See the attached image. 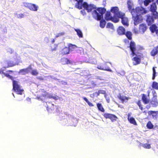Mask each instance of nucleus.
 Here are the masks:
<instances>
[{
    "mask_svg": "<svg viewBox=\"0 0 158 158\" xmlns=\"http://www.w3.org/2000/svg\"><path fill=\"white\" fill-rule=\"evenodd\" d=\"M87 12H89L93 9L94 10L92 13L93 17L98 21L100 20L103 17V15L106 11V9L104 7H98L97 8L93 4H88L86 2H84V8Z\"/></svg>",
    "mask_w": 158,
    "mask_h": 158,
    "instance_id": "1",
    "label": "nucleus"
},
{
    "mask_svg": "<svg viewBox=\"0 0 158 158\" xmlns=\"http://www.w3.org/2000/svg\"><path fill=\"white\" fill-rule=\"evenodd\" d=\"M19 81H13V89L18 94L22 95L24 91L23 89L21 88V86L19 84Z\"/></svg>",
    "mask_w": 158,
    "mask_h": 158,
    "instance_id": "2",
    "label": "nucleus"
},
{
    "mask_svg": "<svg viewBox=\"0 0 158 158\" xmlns=\"http://www.w3.org/2000/svg\"><path fill=\"white\" fill-rule=\"evenodd\" d=\"M153 97L150 102V104L152 107H156L158 106V101L157 99V94L155 91L152 92Z\"/></svg>",
    "mask_w": 158,
    "mask_h": 158,
    "instance_id": "3",
    "label": "nucleus"
},
{
    "mask_svg": "<svg viewBox=\"0 0 158 158\" xmlns=\"http://www.w3.org/2000/svg\"><path fill=\"white\" fill-rule=\"evenodd\" d=\"M147 11L142 7H137L135 9V14L134 15H143L147 13Z\"/></svg>",
    "mask_w": 158,
    "mask_h": 158,
    "instance_id": "4",
    "label": "nucleus"
},
{
    "mask_svg": "<svg viewBox=\"0 0 158 158\" xmlns=\"http://www.w3.org/2000/svg\"><path fill=\"white\" fill-rule=\"evenodd\" d=\"M132 16L135 25H136L142 22L143 19L141 16L137 14Z\"/></svg>",
    "mask_w": 158,
    "mask_h": 158,
    "instance_id": "5",
    "label": "nucleus"
},
{
    "mask_svg": "<svg viewBox=\"0 0 158 158\" xmlns=\"http://www.w3.org/2000/svg\"><path fill=\"white\" fill-rule=\"evenodd\" d=\"M103 116L106 119H110L112 122H115L118 119L117 117L115 115L106 113L103 114Z\"/></svg>",
    "mask_w": 158,
    "mask_h": 158,
    "instance_id": "6",
    "label": "nucleus"
},
{
    "mask_svg": "<svg viewBox=\"0 0 158 158\" xmlns=\"http://www.w3.org/2000/svg\"><path fill=\"white\" fill-rule=\"evenodd\" d=\"M130 50L131 52V55L132 56L136 55L135 51H136V47L135 43L134 41H131L129 46Z\"/></svg>",
    "mask_w": 158,
    "mask_h": 158,
    "instance_id": "7",
    "label": "nucleus"
},
{
    "mask_svg": "<svg viewBox=\"0 0 158 158\" xmlns=\"http://www.w3.org/2000/svg\"><path fill=\"white\" fill-rule=\"evenodd\" d=\"M118 18L121 19V22L123 25L127 26L129 25L128 19L125 16L124 13H123Z\"/></svg>",
    "mask_w": 158,
    "mask_h": 158,
    "instance_id": "8",
    "label": "nucleus"
},
{
    "mask_svg": "<svg viewBox=\"0 0 158 158\" xmlns=\"http://www.w3.org/2000/svg\"><path fill=\"white\" fill-rule=\"evenodd\" d=\"M146 21L148 26H149L153 24L154 22L155 19L151 15H147L146 16Z\"/></svg>",
    "mask_w": 158,
    "mask_h": 158,
    "instance_id": "9",
    "label": "nucleus"
},
{
    "mask_svg": "<svg viewBox=\"0 0 158 158\" xmlns=\"http://www.w3.org/2000/svg\"><path fill=\"white\" fill-rule=\"evenodd\" d=\"M110 11L114 14V16H116L118 17L123 13L119 11L118 7L116 6L112 7Z\"/></svg>",
    "mask_w": 158,
    "mask_h": 158,
    "instance_id": "10",
    "label": "nucleus"
},
{
    "mask_svg": "<svg viewBox=\"0 0 158 158\" xmlns=\"http://www.w3.org/2000/svg\"><path fill=\"white\" fill-rule=\"evenodd\" d=\"M127 7L128 10L131 13L132 15H134L135 14V9L133 8V5L132 3L130 1H127Z\"/></svg>",
    "mask_w": 158,
    "mask_h": 158,
    "instance_id": "11",
    "label": "nucleus"
},
{
    "mask_svg": "<svg viewBox=\"0 0 158 158\" xmlns=\"http://www.w3.org/2000/svg\"><path fill=\"white\" fill-rule=\"evenodd\" d=\"M118 98L120 100L122 103H126L127 102L130 98L125 96L122 95L120 94H119L117 96Z\"/></svg>",
    "mask_w": 158,
    "mask_h": 158,
    "instance_id": "12",
    "label": "nucleus"
},
{
    "mask_svg": "<svg viewBox=\"0 0 158 158\" xmlns=\"http://www.w3.org/2000/svg\"><path fill=\"white\" fill-rule=\"evenodd\" d=\"M26 5L31 10L36 11L38 10V6L35 4L27 3Z\"/></svg>",
    "mask_w": 158,
    "mask_h": 158,
    "instance_id": "13",
    "label": "nucleus"
},
{
    "mask_svg": "<svg viewBox=\"0 0 158 158\" xmlns=\"http://www.w3.org/2000/svg\"><path fill=\"white\" fill-rule=\"evenodd\" d=\"M106 63H104L101 65H98L97 67V68L99 69L111 72L112 70L110 67L106 66Z\"/></svg>",
    "mask_w": 158,
    "mask_h": 158,
    "instance_id": "14",
    "label": "nucleus"
},
{
    "mask_svg": "<svg viewBox=\"0 0 158 158\" xmlns=\"http://www.w3.org/2000/svg\"><path fill=\"white\" fill-rule=\"evenodd\" d=\"M76 1H77L75 5L76 8L80 10L82 9V8H84V2H83V0H78Z\"/></svg>",
    "mask_w": 158,
    "mask_h": 158,
    "instance_id": "15",
    "label": "nucleus"
},
{
    "mask_svg": "<svg viewBox=\"0 0 158 158\" xmlns=\"http://www.w3.org/2000/svg\"><path fill=\"white\" fill-rule=\"evenodd\" d=\"M31 69V65H30L26 68L20 69L19 70V73H20L22 75H25L28 73L30 69Z\"/></svg>",
    "mask_w": 158,
    "mask_h": 158,
    "instance_id": "16",
    "label": "nucleus"
},
{
    "mask_svg": "<svg viewBox=\"0 0 158 158\" xmlns=\"http://www.w3.org/2000/svg\"><path fill=\"white\" fill-rule=\"evenodd\" d=\"M117 32L119 35H122L125 34L126 30L123 26H120L117 29Z\"/></svg>",
    "mask_w": 158,
    "mask_h": 158,
    "instance_id": "17",
    "label": "nucleus"
},
{
    "mask_svg": "<svg viewBox=\"0 0 158 158\" xmlns=\"http://www.w3.org/2000/svg\"><path fill=\"white\" fill-rule=\"evenodd\" d=\"M148 27L145 23H142L139 25V31L144 33L147 30Z\"/></svg>",
    "mask_w": 158,
    "mask_h": 158,
    "instance_id": "18",
    "label": "nucleus"
},
{
    "mask_svg": "<svg viewBox=\"0 0 158 158\" xmlns=\"http://www.w3.org/2000/svg\"><path fill=\"white\" fill-rule=\"evenodd\" d=\"M142 100L145 104H146L149 102L150 100L148 98L147 96L144 94H142Z\"/></svg>",
    "mask_w": 158,
    "mask_h": 158,
    "instance_id": "19",
    "label": "nucleus"
},
{
    "mask_svg": "<svg viewBox=\"0 0 158 158\" xmlns=\"http://www.w3.org/2000/svg\"><path fill=\"white\" fill-rule=\"evenodd\" d=\"M127 119L129 122L131 124H132L134 125H137L135 119V118L132 117H130V114H128L127 115Z\"/></svg>",
    "mask_w": 158,
    "mask_h": 158,
    "instance_id": "20",
    "label": "nucleus"
},
{
    "mask_svg": "<svg viewBox=\"0 0 158 158\" xmlns=\"http://www.w3.org/2000/svg\"><path fill=\"white\" fill-rule=\"evenodd\" d=\"M158 53V45L154 47L150 52L151 56H154Z\"/></svg>",
    "mask_w": 158,
    "mask_h": 158,
    "instance_id": "21",
    "label": "nucleus"
},
{
    "mask_svg": "<svg viewBox=\"0 0 158 158\" xmlns=\"http://www.w3.org/2000/svg\"><path fill=\"white\" fill-rule=\"evenodd\" d=\"M157 28L158 27L157 25L155 24H153L150 25V27H149L150 31L152 33H154L156 31Z\"/></svg>",
    "mask_w": 158,
    "mask_h": 158,
    "instance_id": "22",
    "label": "nucleus"
},
{
    "mask_svg": "<svg viewBox=\"0 0 158 158\" xmlns=\"http://www.w3.org/2000/svg\"><path fill=\"white\" fill-rule=\"evenodd\" d=\"M61 62L63 64H68L71 63L69 60L67 58L63 57L61 59Z\"/></svg>",
    "mask_w": 158,
    "mask_h": 158,
    "instance_id": "23",
    "label": "nucleus"
},
{
    "mask_svg": "<svg viewBox=\"0 0 158 158\" xmlns=\"http://www.w3.org/2000/svg\"><path fill=\"white\" fill-rule=\"evenodd\" d=\"M132 60L135 62H133V64L134 65H136L139 64L141 62V59L140 58H139L137 56L134 57Z\"/></svg>",
    "mask_w": 158,
    "mask_h": 158,
    "instance_id": "24",
    "label": "nucleus"
},
{
    "mask_svg": "<svg viewBox=\"0 0 158 158\" xmlns=\"http://www.w3.org/2000/svg\"><path fill=\"white\" fill-rule=\"evenodd\" d=\"M69 52V47H65L62 49L61 52V54L63 55L68 54Z\"/></svg>",
    "mask_w": 158,
    "mask_h": 158,
    "instance_id": "25",
    "label": "nucleus"
},
{
    "mask_svg": "<svg viewBox=\"0 0 158 158\" xmlns=\"http://www.w3.org/2000/svg\"><path fill=\"white\" fill-rule=\"evenodd\" d=\"M112 17L111 15L110 12L107 11L105 14V18L106 20L108 21L110 20Z\"/></svg>",
    "mask_w": 158,
    "mask_h": 158,
    "instance_id": "26",
    "label": "nucleus"
},
{
    "mask_svg": "<svg viewBox=\"0 0 158 158\" xmlns=\"http://www.w3.org/2000/svg\"><path fill=\"white\" fill-rule=\"evenodd\" d=\"M157 6L155 3H153L150 6V10L151 12L156 11Z\"/></svg>",
    "mask_w": 158,
    "mask_h": 158,
    "instance_id": "27",
    "label": "nucleus"
},
{
    "mask_svg": "<svg viewBox=\"0 0 158 158\" xmlns=\"http://www.w3.org/2000/svg\"><path fill=\"white\" fill-rule=\"evenodd\" d=\"M128 39L131 40L132 39V34L130 31H127L125 34Z\"/></svg>",
    "mask_w": 158,
    "mask_h": 158,
    "instance_id": "28",
    "label": "nucleus"
},
{
    "mask_svg": "<svg viewBox=\"0 0 158 158\" xmlns=\"http://www.w3.org/2000/svg\"><path fill=\"white\" fill-rule=\"evenodd\" d=\"M97 106L99 111L102 112H104L105 111L101 103H97Z\"/></svg>",
    "mask_w": 158,
    "mask_h": 158,
    "instance_id": "29",
    "label": "nucleus"
},
{
    "mask_svg": "<svg viewBox=\"0 0 158 158\" xmlns=\"http://www.w3.org/2000/svg\"><path fill=\"white\" fill-rule=\"evenodd\" d=\"M58 44H52L50 46L51 50L52 52L56 51L58 48Z\"/></svg>",
    "mask_w": 158,
    "mask_h": 158,
    "instance_id": "30",
    "label": "nucleus"
},
{
    "mask_svg": "<svg viewBox=\"0 0 158 158\" xmlns=\"http://www.w3.org/2000/svg\"><path fill=\"white\" fill-rule=\"evenodd\" d=\"M146 127L148 129H152L153 128L154 125L150 121H148L146 124Z\"/></svg>",
    "mask_w": 158,
    "mask_h": 158,
    "instance_id": "31",
    "label": "nucleus"
},
{
    "mask_svg": "<svg viewBox=\"0 0 158 158\" xmlns=\"http://www.w3.org/2000/svg\"><path fill=\"white\" fill-rule=\"evenodd\" d=\"M75 31L77 32V34L80 38L83 37V34L81 31L79 29H75Z\"/></svg>",
    "mask_w": 158,
    "mask_h": 158,
    "instance_id": "32",
    "label": "nucleus"
},
{
    "mask_svg": "<svg viewBox=\"0 0 158 158\" xmlns=\"http://www.w3.org/2000/svg\"><path fill=\"white\" fill-rule=\"evenodd\" d=\"M152 86L153 89L158 90V83L156 81H153Z\"/></svg>",
    "mask_w": 158,
    "mask_h": 158,
    "instance_id": "33",
    "label": "nucleus"
},
{
    "mask_svg": "<svg viewBox=\"0 0 158 158\" xmlns=\"http://www.w3.org/2000/svg\"><path fill=\"white\" fill-rule=\"evenodd\" d=\"M116 16L114 15V16L112 17L110 20L115 23L118 22L119 21V18Z\"/></svg>",
    "mask_w": 158,
    "mask_h": 158,
    "instance_id": "34",
    "label": "nucleus"
},
{
    "mask_svg": "<svg viewBox=\"0 0 158 158\" xmlns=\"http://www.w3.org/2000/svg\"><path fill=\"white\" fill-rule=\"evenodd\" d=\"M152 15L155 19H158V13L156 11L151 12Z\"/></svg>",
    "mask_w": 158,
    "mask_h": 158,
    "instance_id": "35",
    "label": "nucleus"
},
{
    "mask_svg": "<svg viewBox=\"0 0 158 158\" xmlns=\"http://www.w3.org/2000/svg\"><path fill=\"white\" fill-rule=\"evenodd\" d=\"M44 94H42L40 96H37L36 97V98L38 99L39 100H43V99L42 98V97H45L47 95V93L45 92H44Z\"/></svg>",
    "mask_w": 158,
    "mask_h": 158,
    "instance_id": "36",
    "label": "nucleus"
},
{
    "mask_svg": "<svg viewBox=\"0 0 158 158\" xmlns=\"http://www.w3.org/2000/svg\"><path fill=\"white\" fill-rule=\"evenodd\" d=\"M106 22L105 20L102 19L100 21V26L102 28H103L105 27Z\"/></svg>",
    "mask_w": 158,
    "mask_h": 158,
    "instance_id": "37",
    "label": "nucleus"
},
{
    "mask_svg": "<svg viewBox=\"0 0 158 158\" xmlns=\"http://www.w3.org/2000/svg\"><path fill=\"white\" fill-rule=\"evenodd\" d=\"M51 106L50 107L48 105L47 107V109L48 111H52L54 110V105L52 104H50Z\"/></svg>",
    "mask_w": 158,
    "mask_h": 158,
    "instance_id": "38",
    "label": "nucleus"
},
{
    "mask_svg": "<svg viewBox=\"0 0 158 158\" xmlns=\"http://www.w3.org/2000/svg\"><path fill=\"white\" fill-rule=\"evenodd\" d=\"M83 99L87 103L88 105L90 107L93 106L94 105L91 102H90L85 97H83Z\"/></svg>",
    "mask_w": 158,
    "mask_h": 158,
    "instance_id": "39",
    "label": "nucleus"
},
{
    "mask_svg": "<svg viewBox=\"0 0 158 158\" xmlns=\"http://www.w3.org/2000/svg\"><path fill=\"white\" fill-rule=\"evenodd\" d=\"M157 112V111L150 110L148 112V115L150 116L151 115H152V117L154 118V117L156 116V115H154V114H156Z\"/></svg>",
    "mask_w": 158,
    "mask_h": 158,
    "instance_id": "40",
    "label": "nucleus"
},
{
    "mask_svg": "<svg viewBox=\"0 0 158 158\" xmlns=\"http://www.w3.org/2000/svg\"><path fill=\"white\" fill-rule=\"evenodd\" d=\"M136 103L138 106L139 107V109L141 110H142L143 109V105L142 104V103L141 102L140 100H138L136 102Z\"/></svg>",
    "mask_w": 158,
    "mask_h": 158,
    "instance_id": "41",
    "label": "nucleus"
},
{
    "mask_svg": "<svg viewBox=\"0 0 158 158\" xmlns=\"http://www.w3.org/2000/svg\"><path fill=\"white\" fill-rule=\"evenodd\" d=\"M142 146L144 148L146 149H150L151 148L150 144L148 143L143 144Z\"/></svg>",
    "mask_w": 158,
    "mask_h": 158,
    "instance_id": "42",
    "label": "nucleus"
},
{
    "mask_svg": "<svg viewBox=\"0 0 158 158\" xmlns=\"http://www.w3.org/2000/svg\"><path fill=\"white\" fill-rule=\"evenodd\" d=\"M154 0H145L143 2L144 5L147 6L149 3L153 1Z\"/></svg>",
    "mask_w": 158,
    "mask_h": 158,
    "instance_id": "43",
    "label": "nucleus"
},
{
    "mask_svg": "<svg viewBox=\"0 0 158 158\" xmlns=\"http://www.w3.org/2000/svg\"><path fill=\"white\" fill-rule=\"evenodd\" d=\"M3 74L5 76L10 79L12 81V83L13 82V81H15L14 80L13 77L12 76L9 75V74L5 73H3Z\"/></svg>",
    "mask_w": 158,
    "mask_h": 158,
    "instance_id": "44",
    "label": "nucleus"
},
{
    "mask_svg": "<svg viewBox=\"0 0 158 158\" xmlns=\"http://www.w3.org/2000/svg\"><path fill=\"white\" fill-rule=\"evenodd\" d=\"M31 74L34 76H36L38 74V72L35 70H32L31 72Z\"/></svg>",
    "mask_w": 158,
    "mask_h": 158,
    "instance_id": "45",
    "label": "nucleus"
},
{
    "mask_svg": "<svg viewBox=\"0 0 158 158\" xmlns=\"http://www.w3.org/2000/svg\"><path fill=\"white\" fill-rule=\"evenodd\" d=\"M113 27V25L110 23H108L106 25V27L107 28H112Z\"/></svg>",
    "mask_w": 158,
    "mask_h": 158,
    "instance_id": "46",
    "label": "nucleus"
},
{
    "mask_svg": "<svg viewBox=\"0 0 158 158\" xmlns=\"http://www.w3.org/2000/svg\"><path fill=\"white\" fill-rule=\"evenodd\" d=\"M8 67H11L14 66V64L11 62H8Z\"/></svg>",
    "mask_w": 158,
    "mask_h": 158,
    "instance_id": "47",
    "label": "nucleus"
},
{
    "mask_svg": "<svg viewBox=\"0 0 158 158\" xmlns=\"http://www.w3.org/2000/svg\"><path fill=\"white\" fill-rule=\"evenodd\" d=\"M24 17V15L23 14H20L17 15V17L19 18H22Z\"/></svg>",
    "mask_w": 158,
    "mask_h": 158,
    "instance_id": "48",
    "label": "nucleus"
},
{
    "mask_svg": "<svg viewBox=\"0 0 158 158\" xmlns=\"http://www.w3.org/2000/svg\"><path fill=\"white\" fill-rule=\"evenodd\" d=\"M99 94H106V91L104 90H100L98 91Z\"/></svg>",
    "mask_w": 158,
    "mask_h": 158,
    "instance_id": "49",
    "label": "nucleus"
},
{
    "mask_svg": "<svg viewBox=\"0 0 158 158\" xmlns=\"http://www.w3.org/2000/svg\"><path fill=\"white\" fill-rule=\"evenodd\" d=\"M64 34V32L60 33H58L57 34V35H56V37H58L59 36H61V35H63Z\"/></svg>",
    "mask_w": 158,
    "mask_h": 158,
    "instance_id": "50",
    "label": "nucleus"
},
{
    "mask_svg": "<svg viewBox=\"0 0 158 158\" xmlns=\"http://www.w3.org/2000/svg\"><path fill=\"white\" fill-rule=\"evenodd\" d=\"M153 74H156V72L154 67L152 68Z\"/></svg>",
    "mask_w": 158,
    "mask_h": 158,
    "instance_id": "51",
    "label": "nucleus"
},
{
    "mask_svg": "<svg viewBox=\"0 0 158 158\" xmlns=\"http://www.w3.org/2000/svg\"><path fill=\"white\" fill-rule=\"evenodd\" d=\"M93 94H96L97 96H99L100 94L98 91L95 92Z\"/></svg>",
    "mask_w": 158,
    "mask_h": 158,
    "instance_id": "52",
    "label": "nucleus"
},
{
    "mask_svg": "<svg viewBox=\"0 0 158 158\" xmlns=\"http://www.w3.org/2000/svg\"><path fill=\"white\" fill-rule=\"evenodd\" d=\"M156 74H153V76L152 77V79L153 80H154V79H155L156 77Z\"/></svg>",
    "mask_w": 158,
    "mask_h": 158,
    "instance_id": "53",
    "label": "nucleus"
},
{
    "mask_svg": "<svg viewBox=\"0 0 158 158\" xmlns=\"http://www.w3.org/2000/svg\"><path fill=\"white\" fill-rule=\"evenodd\" d=\"M151 107V106L150 105H147L146 106V108L147 109H149Z\"/></svg>",
    "mask_w": 158,
    "mask_h": 158,
    "instance_id": "54",
    "label": "nucleus"
},
{
    "mask_svg": "<svg viewBox=\"0 0 158 158\" xmlns=\"http://www.w3.org/2000/svg\"><path fill=\"white\" fill-rule=\"evenodd\" d=\"M106 2L105 0H104L103 2V5L104 6H106Z\"/></svg>",
    "mask_w": 158,
    "mask_h": 158,
    "instance_id": "55",
    "label": "nucleus"
},
{
    "mask_svg": "<svg viewBox=\"0 0 158 158\" xmlns=\"http://www.w3.org/2000/svg\"><path fill=\"white\" fill-rule=\"evenodd\" d=\"M94 61H91V60H90V62H91V63H95V62L96 61V60L95 59H94Z\"/></svg>",
    "mask_w": 158,
    "mask_h": 158,
    "instance_id": "56",
    "label": "nucleus"
},
{
    "mask_svg": "<svg viewBox=\"0 0 158 158\" xmlns=\"http://www.w3.org/2000/svg\"><path fill=\"white\" fill-rule=\"evenodd\" d=\"M50 98H53V99L55 100L56 99V97H54V96H50Z\"/></svg>",
    "mask_w": 158,
    "mask_h": 158,
    "instance_id": "57",
    "label": "nucleus"
},
{
    "mask_svg": "<svg viewBox=\"0 0 158 158\" xmlns=\"http://www.w3.org/2000/svg\"><path fill=\"white\" fill-rule=\"evenodd\" d=\"M157 35L158 36V28H157L156 31L155 32Z\"/></svg>",
    "mask_w": 158,
    "mask_h": 158,
    "instance_id": "58",
    "label": "nucleus"
},
{
    "mask_svg": "<svg viewBox=\"0 0 158 158\" xmlns=\"http://www.w3.org/2000/svg\"><path fill=\"white\" fill-rule=\"evenodd\" d=\"M147 93H148V97H149V95H150V91H147Z\"/></svg>",
    "mask_w": 158,
    "mask_h": 158,
    "instance_id": "59",
    "label": "nucleus"
},
{
    "mask_svg": "<svg viewBox=\"0 0 158 158\" xmlns=\"http://www.w3.org/2000/svg\"><path fill=\"white\" fill-rule=\"evenodd\" d=\"M55 41V40L54 39H52V41H51V42H52V44H53Z\"/></svg>",
    "mask_w": 158,
    "mask_h": 158,
    "instance_id": "60",
    "label": "nucleus"
},
{
    "mask_svg": "<svg viewBox=\"0 0 158 158\" xmlns=\"http://www.w3.org/2000/svg\"><path fill=\"white\" fill-rule=\"evenodd\" d=\"M134 32L135 33L137 34L138 33V31L137 30L136 31V30H135V29H134Z\"/></svg>",
    "mask_w": 158,
    "mask_h": 158,
    "instance_id": "61",
    "label": "nucleus"
},
{
    "mask_svg": "<svg viewBox=\"0 0 158 158\" xmlns=\"http://www.w3.org/2000/svg\"><path fill=\"white\" fill-rule=\"evenodd\" d=\"M7 72H9L10 73H12L13 72V71L12 70H8L7 71Z\"/></svg>",
    "mask_w": 158,
    "mask_h": 158,
    "instance_id": "62",
    "label": "nucleus"
},
{
    "mask_svg": "<svg viewBox=\"0 0 158 158\" xmlns=\"http://www.w3.org/2000/svg\"><path fill=\"white\" fill-rule=\"evenodd\" d=\"M143 113H145V114H146V113H147V112H146V111H144L143 112Z\"/></svg>",
    "mask_w": 158,
    "mask_h": 158,
    "instance_id": "63",
    "label": "nucleus"
},
{
    "mask_svg": "<svg viewBox=\"0 0 158 158\" xmlns=\"http://www.w3.org/2000/svg\"><path fill=\"white\" fill-rule=\"evenodd\" d=\"M81 13H82L83 12H85V10H81Z\"/></svg>",
    "mask_w": 158,
    "mask_h": 158,
    "instance_id": "64",
    "label": "nucleus"
}]
</instances>
